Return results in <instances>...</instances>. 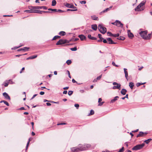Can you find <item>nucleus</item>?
<instances>
[{"label": "nucleus", "instance_id": "f257e3e1", "mask_svg": "<svg viewBox=\"0 0 152 152\" xmlns=\"http://www.w3.org/2000/svg\"><path fill=\"white\" fill-rule=\"evenodd\" d=\"M80 151L86 150L91 147V145L89 144H86L84 145L79 144L78 145Z\"/></svg>", "mask_w": 152, "mask_h": 152}, {"label": "nucleus", "instance_id": "f03ea898", "mask_svg": "<svg viewBox=\"0 0 152 152\" xmlns=\"http://www.w3.org/2000/svg\"><path fill=\"white\" fill-rule=\"evenodd\" d=\"M145 3V1H143L141 2V3L137 6L135 8V10L136 11H140L143 10V9L142 8H140L143 6Z\"/></svg>", "mask_w": 152, "mask_h": 152}, {"label": "nucleus", "instance_id": "7ed1b4c3", "mask_svg": "<svg viewBox=\"0 0 152 152\" xmlns=\"http://www.w3.org/2000/svg\"><path fill=\"white\" fill-rule=\"evenodd\" d=\"M98 29L100 32L102 34H104L107 31L106 28L101 24L98 26Z\"/></svg>", "mask_w": 152, "mask_h": 152}, {"label": "nucleus", "instance_id": "20e7f679", "mask_svg": "<svg viewBox=\"0 0 152 152\" xmlns=\"http://www.w3.org/2000/svg\"><path fill=\"white\" fill-rule=\"evenodd\" d=\"M145 144L143 143L141 144L137 145L132 148L133 150H137L141 149L144 146Z\"/></svg>", "mask_w": 152, "mask_h": 152}, {"label": "nucleus", "instance_id": "39448f33", "mask_svg": "<svg viewBox=\"0 0 152 152\" xmlns=\"http://www.w3.org/2000/svg\"><path fill=\"white\" fill-rule=\"evenodd\" d=\"M43 8L44 10H47V8L45 6H30L29 7V9L33 10L34 9H41Z\"/></svg>", "mask_w": 152, "mask_h": 152}, {"label": "nucleus", "instance_id": "423d86ee", "mask_svg": "<svg viewBox=\"0 0 152 152\" xmlns=\"http://www.w3.org/2000/svg\"><path fill=\"white\" fill-rule=\"evenodd\" d=\"M113 84L114 86L113 87V89H118L120 90L121 89V85L120 83H118L115 82H113Z\"/></svg>", "mask_w": 152, "mask_h": 152}, {"label": "nucleus", "instance_id": "0eeeda50", "mask_svg": "<svg viewBox=\"0 0 152 152\" xmlns=\"http://www.w3.org/2000/svg\"><path fill=\"white\" fill-rule=\"evenodd\" d=\"M112 24L115 25H116L118 27L122 28L123 26V24L121 22L118 20H116L115 22L112 23Z\"/></svg>", "mask_w": 152, "mask_h": 152}, {"label": "nucleus", "instance_id": "6e6552de", "mask_svg": "<svg viewBox=\"0 0 152 152\" xmlns=\"http://www.w3.org/2000/svg\"><path fill=\"white\" fill-rule=\"evenodd\" d=\"M148 31L147 30L145 31H141L140 32L139 34L142 38L145 39V36L147 35Z\"/></svg>", "mask_w": 152, "mask_h": 152}, {"label": "nucleus", "instance_id": "1a4fd4ad", "mask_svg": "<svg viewBox=\"0 0 152 152\" xmlns=\"http://www.w3.org/2000/svg\"><path fill=\"white\" fill-rule=\"evenodd\" d=\"M66 42V40L65 39H61L59 40L56 43V45H61Z\"/></svg>", "mask_w": 152, "mask_h": 152}, {"label": "nucleus", "instance_id": "9d476101", "mask_svg": "<svg viewBox=\"0 0 152 152\" xmlns=\"http://www.w3.org/2000/svg\"><path fill=\"white\" fill-rule=\"evenodd\" d=\"M71 150L72 152H80L78 146L71 148Z\"/></svg>", "mask_w": 152, "mask_h": 152}, {"label": "nucleus", "instance_id": "9b49d317", "mask_svg": "<svg viewBox=\"0 0 152 152\" xmlns=\"http://www.w3.org/2000/svg\"><path fill=\"white\" fill-rule=\"evenodd\" d=\"M3 95L6 99H8L10 100V96L7 93L4 92L3 93Z\"/></svg>", "mask_w": 152, "mask_h": 152}, {"label": "nucleus", "instance_id": "f8f14e48", "mask_svg": "<svg viewBox=\"0 0 152 152\" xmlns=\"http://www.w3.org/2000/svg\"><path fill=\"white\" fill-rule=\"evenodd\" d=\"M65 6L66 7L68 8L73 9L76 8V7H75L73 5L68 3H66Z\"/></svg>", "mask_w": 152, "mask_h": 152}, {"label": "nucleus", "instance_id": "ddd939ff", "mask_svg": "<svg viewBox=\"0 0 152 152\" xmlns=\"http://www.w3.org/2000/svg\"><path fill=\"white\" fill-rule=\"evenodd\" d=\"M107 40L108 41V43L109 44H115L116 43L114 42L110 38H107Z\"/></svg>", "mask_w": 152, "mask_h": 152}, {"label": "nucleus", "instance_id": "4468645a", "mask_svg": "<svg viewBox=\"0 0 152 152\" xmlns=\"http://www.w3.org/2000/svg\"><path fill=\"white\" fill-rule=\"evenodd\" d=\"M128 34L129 37L130 38L132 39V38L134 37L133 34L131 32L130 30H128Z\"/></svg>", "mask_w": 152, "mask_h": 152}, {"label": "nucleus", "instance_id": "2eb2a0df", "mask_svg": "<svg viewBox=\"0 0 152 152\" xmlns=\"http://www.w3.org/2000/svg\"><path fill=\"white\" fill-rule=\"evenodd\" d=\"M124 70L125 75V77L126 78V79L128 80V73L127 71V69L126 68H124Z\"/></svg>", "mask_w": 152, "mask_h": 152}, {"label": "nucleus", "instance_id": "dca6fc26", "mask_svg": "<svg viewBox=\"0 0 152 152\" xmlns=\"http://www.w3.org/2000/svg\"><path fill=\"white\" fill-rule=\"evenodd\" d=\"M151 34H148V35H146L145 37V40H148L151 39Z\"/></svg>", "mask_w": 152, "mask_h": 152}, {"label": "nucleus", "instance_id": "f3484780", "mask_svg": "<svg viewBox=\"0 0 152 152\" xmlns=\"http://www.w3.org/2000/svg\"><path fill=\"white\" fill-rule=\"evenodd\" d=\"M91 28L94 30L96 31L97 29V26L96 24L92 25H91Z\"/></svg>", "mask_w": 152, "mask_h": 152}, {"label": "nucleus", "instance_id": "a211bd4d", "mask_svg": "<svg viewBox=\"0 0 152 152\" xmlns=\"http://www.w3.org/2000/svg\"><path fill=\"white\" fill-rule=\"evenodd\" d=\"M78 37L80 38L81 40H83L86 39V37L83 35H79Z\"/></svg>", "mask_w": 152, "mask_h": 152}, {"label": "nucleus", "instance_id": "6ab92c4d", "mask_svg": "<svg viewBox=\"0 0 152 152\" xmlns=\"http://www.w3.org/2000/svg\"><path fill=\"white\" fill-rule=\"evenodd\" d=\"M126 92L127 91L126 89H122L121 91V93L122 94L125 95L126 94Z\"/></svg>", "mask_w": 152, "mask_h": 152}, {"label": "nucleus", "instance_id": "aec40b11", "mask_svg": "<svg viewBox=\"0 0 152 152\" xmlns=\"http://www.w3.org/2000/svg\"><path fill=\"white\" fill-rule=\"evenodd\" d=\"M144 133L143 132H140L139 134L137 135V137H139L143 136H144Z\"/></svg>", "mask_w": 152, "mask_h": 152}, {"label": "nucleus", "instance_id": "412c9836", "mask_svg": "<svg viewBox=\"0 0 152 152\" xmlns=\"http://www.w3.org/2000/svg\"><path fill=\"white\" fill-rule=\"evenodd\" d=\"M118 98H119V97L118 96H116L113 99L111 100L110 103H113L114 102L117 100Z\"/></svg>", "mask_w": 152, "mask_h": 152}, {"label": "nucleus", "instance_id": "4be33fe9", "mask_svg": "<svg viewBox=\"0 0 152 152\" xmlns=\"http://www.w3.org/2000/svg\"><path fill=\"white\" fill-rule=\"evenodd\" d=\"M113 7V6H110L109 8H108L105 9V10H103L102 12H105L108 11H109L110 10V9Z\"/></svg>", "mask_w": 152, "mask_h": 152}, {"label": "nucleus", "instance_id": "5701e85b", "mask_svg": "<svg viewBox=\"0 0 152 152\" xmlns=\"http://www.w3.org/2000/svg\"><path fill=\"white\" fill-rule=\"evenodd\" d=\"M37 57V56L36 55H33L29 57L26 58V59L28 60L29 59H33L36 58Z\"/></svg>", "mask_w": 152, "mask_h": 152}, {"label": "nucleus", "instance_id": "b1692460", "mask_svg": "<svg viewBox=\"0 0 152 152\" xmlns=\"http://www.w3.org/2000/svg\"><path fill=\"white\" fill-rule=\"evenodd\" d=\"M88 37L89 39L92 40H96V37H91V35L90 34H88Z\"/></svg>", "mask_w": 152, "mask_h": 152}, {"label": "nucleus", "instance_id": "393cba45", "mask_svg": "<svg viewBox=\"0 0 152 152\" xmlns=\"http://www.w3.org/2000/svg\"><path fill=\"white\" fill-rule=\"evenodd\" d=\"M92 19L94 20H99L98 18L97 17L96 15H93L91 16Z\"/></svg>", "mask_w": 152, "mask_h": 152}, {"label": "nucleus", "instance_id": "a878e982", "mask_svg": "<svg viewBox=\"0 0 152 152\" xmlns=\"http://www.w3.org/2000/svg\"><path fill=\"white\" fill-rule=\"evenodd\" d=\"M59 34L62 36H64L66 34V32L64 31H61L59 32Z\"/></svg>", "mask_w": 152, "mask_h": 152}, {"label": "nucleus", "instance_id": "bb28decb", "mask_svg": "<svg viewBox=\"0 0 152 152\" xmlns=\"http://www.w3.org/2000/svg\"><path fill=\"white\" fill-rule=\"evenodd\" d=\"M9 84V82L8 80H7L4 82V86L5 87H7L8 86V84Z\"/></svg>", "mask_w": 152, "mask_h": 152}, {"label": "nucleus", "instance_id": "cd10ccee", "mask_svg": "<svg viewBox=\"0 0 152 152\" xmlns=\"http://www.w3.org/2000/svg\"><path fill=\"white\" fill-rule=\"evenodd\" d=\"M129 86L131 89H133V86H134V83L132 82H130L129 83Z\"/></svg>", "mask_w": 152, "mask_h": 152}, {"label": "nucleus", "instance_id": "c85d7f7f", "mask_svg": "<svg viewBox=\"0 0 152 152\" xmlns=\"http://www.w3.org/2000/svg\"><path fill=\"white\" fill-rule=\"evenodd\" d=\"M34 13H38L40 14L42 13V11H40L39 10H36V11L34 12Z\"/></svg>", "mask_w": 152, "mask_h": 152}, {"label": "nucleus", "instance_id": "c756f323", "mask_svg": "<svg viewBox=\"0 0 152 152\" xmlns=\"http://www.w3.org/2000/svg\"><path fill=\"white\" fill-rule=\"evenodd\" d=\"M152 140V139L151 138L147 140H145L144 141V142H145L147 144H148Z\"/></svg>", "mask_w": 152, "mask_h": 152}, {"label": "nucleus", "instance_id": "7c9ffc66", "mask_svg": "<svg viewBox=\"0 0 152 152\" xmlns=\"http://www.w3.org/2000/svg\"><path fill=\"white\" fill-rule=\"evenodd\" d=\"M56 4V2L55 0H53L52 1V6H55Z\"/></svg>", "mask_w": 152, "mask_h": 152}, {"label": "nucleus", "instance_id": "2f4dec72", "mask_svg": "<svg viewBox=\"0 0 152 152\" xmlns=\"http://www.w3.org/2000/svg\"><path fill=\"white\" fill-rule=\"evenodd\" d=\"M146 83H138L136 84V86L137 87H138L140 86L141 85H143L145 84Z\"/></svg>", "mask_w": 152, "mask_h": 152}, {"label": "nucleus", "instance_id": "473e14b6", "mask_svg": "<svg viewBox=\"0 0 152 152\" xmlns=\"http://www.w3.org/2000/svg\"><path fill=\"white\" fill-rule=\"evenodd\" d=\"M94 111L93 110H91L90 113L88 115H92L94 114Z\"/></svg>", "mask_w": 152, "mask_h": 152}, {"label": "nucleus", "instance_id": "72a5a7b5", "mask_svg": "<svg viewBox=\"0 0 152 152\" xmlns=\"http://www.w3.org/2000/svg\"><path fill=\"white\" fill-rule=\"evenodd\" d=\"M48 10L49 11H54L55 12H57V10L56 9H52L51 8H49L48 9Z\"/></svg>", "mask_w": 152, "mask_h": 152}, {"label": "nucleus", "instance_id": "f704fd0d", "mask_svg": "<svg viewBox=\"0 0 152 152\" xmlns=\"http://www.w3.org/2000/svg\"><path fill=\"white\" fill-rule=\"evenodd\" d=\"M29 48L26 47H25L23 48V50L24 51H28V49H29Z\"/></svg>", "mask_w": 152, "mask_h": 152}, {"label": "nucleus", "instance_id": "c9c22d12", "mask_svg": "<svg viewBox=\"0 0 152 152\" xmlns=\"http://www.w3.org/2000/svg\"><path fill=\"white\" fill-rule=\"evenodd\" d=\"M71 63L72 61L70 60H67L66 61V64L68 65L70 64Z\"/></svg>", "mask_w": 152, "mask_h": 152}, {"label": "nucleus", "instance_id": "e433bc0d", "mask_svg": "<svg viewBox=\"0 0 152 152\" xmlns=\"http://www.w3.org/2000/svg\"><path fill=\"white\" fill-rule=\"evenodd\" d=\"M60 38V37L58 36H55L53 39L52 40H55L57 39Z\"/></svg>", "mask_w": 152, "mask_h": 152}, {"label": "nucleus", "instance_id": "4c0bfd02", "mask_svg": "<svg viewBox=\"0 0 152 152\" xmlns=\"http://www.w3.org/2000/svg\"><path fill=\"white\" fill-rule=\"evenodd\" d=\"M118 39L119 40H124L125 39V38L124 37H119L118 38Z\"/></svg>", "mask_w": 152, "mask_h": 152}, {"label": "nucleus", "instance_id": "58836bf2", "mask_svg": "<svg viewBox=\"0 0 152 152\" xmlns=\"http://www.w3.org/2000/svg\"><path fill=\"white\" fill-rule=\"evenodd\" d=\"M22 45H21L20 46H19L18 47H15L13 48H11V49L12 50H15V49H16L18 48H19V47H20Z\"/></svg>", "mask_w": 152, "mask_h": 152}, {"label": "nucleus", "instance_id": "ea45409f", "mask_svg": "<svg viewBox=\"0 0 152 152\" xmlns=\"http://www.w3.org/2000/svg\"><path fill=\"white\" fill-rule=\"evenodd\" d=\"M75 9H68L67 10V11H75L77 10V9L76 8H75Z\"/></svg>", "mask_w": 152, "mask_h": 152}, {"label": "nucleus", "instance_id": "a19ab883", "mask_svg": "<svg viewBox=\"0 0 152 152\" xmlns=\"http://www.w3.org/2000/svg\"><path fill=\"white\" fill-rule=\"evenodd\" d=\"M29 142H30V139H29V140L27 143V145H26V150H27L28 149Z\"/></svg>", "mask_w": 152, "mask_h": 152}, {"label": "nucleus", "instance_id": "79ce46f5", "mask_svg": "<svg viewBox=\"0 0 152 152\" xmlns=\"http://www.w3.org/2000/svg\"><path fill=\"white\" fill-rule=\"evenodd\" d=\"M29 142H30V139H29V140L27 143V145H26V150H27L28 149Z\"/></svg>", "mask_w": 152, "mask_h": 152}, {"label": "nucleus", "instance_id": "37998d69", "mask_svg": "<svg viewBox=\"0 0 152 152\" xmlns=\"http://www.w3.org/2000/svg\"><path fill=\"white\" fill-rule=\"evenodd\" d=\"M70 50L73 51H75L77 50V49L76 47H74L73 48H71Z\"/></svg>", "mask_w": 152, "mask_h": 152}, {"label": "nucleus", "instance_id": "c03bdc74", "mask_svg": "<svg viewBox=\"0 0 152 152\" xmlns=\"http://www.w3.org/2000/svg\"><path fill=\"white\" fill-rule=\"evenodd\" d=\"M107 33L109 36L113 37V34H112L111 32H108Z\"/></svg>", "mask_w": 152, "mask_h": 152}, {"label": "nucleus", "instance_id": "a18cd8bd", "mask_svg": "<svg viewBox=\"0 0 152 152\" xmlns=\"http://www.w3.org/2000/svg\"><path fill=\"white\" fill-rule=\"evenodd\" d=\"M8 81L9 82V83L10 84H12L15 83V82H13L11 80H8Z\"/></svg>", "mask_w": 152, "mask_h": 152}, {"label": "nucleus", "instance_id": "49530a36", "mask_svg": "<svg viewBox=\"0 0 152 152\" xmlns=\"http://www.w3.org/2000/svg\"><path fill=\"white\" fill-rule=\"evenodd\" d=\"M124 147H122L120 149L118 152H123L124 151Z\"/></svg>", "mask_w": 152, "mask_h": 152}, {"label": "nucleus", "instance_id": "de8ad7c7", "mask_svg": "<svg viewBox=\"0 0 152 152\" xmlns=\"http://www.w3.org/2000/svg\"><path fill=\"white\" fill-rule=\"evenodd\" d=\"M73 91H69L68 92V94L69 96H71V95L72 93H73Z\"/></svg>", "mask_w": 152, "mask_h": 152}, {"label": "nucleus", "instance_id": "09e8293b", "mask_svg": "<svg viewBox=\"0 0 152 152\" xmlns=\"http://www.w3.org/2000/svg\"><path fill=\"white\" fill-rule=\"evenodd\" d=\"M32 10H24V12H29V13H32V12H33V11H31Z\"/></svg>", "mask_w": 152, "mask_h": 152}, {"label": "nucleus", "instance_id": "8fccbe9b", "mask_svg": "<svg viewBox=\"0 0 152 152\" xmlns=\"http://www.w3.org/2000/svg\"><path fill=\"white\" fill-rule=\"evenodd\" d=\"M119 35V34L118 33H117V34H113V37H118Z\"/></svg>", "mask_w": 152, "mask_h": 152}, {"label": "nucleus", "instance_id": "3c124183", "mask_svg": "<svg viewBox=\"0 0 152 152\" xmlns=\"http://www.w3.org/2000/svg\"><path fill=\"white\" fill-rule=\"evenodd\" d=\"M80 3L81 4H85L86 3V1H80Z\"/></svg>", "mask_w": 152, "mask_h": 152}, {"label": "nucleus", "instance_id": "603ef678", "mask_svg": "<svg viewBox=\"0 0 152 152\" xmlns=\"http://www.w3.org/2000/svg\"><path fill=\"white\" fill-rule=\"evenodd\" d=\"M102 75H101L100 76H99L98 77H97L96 78V79L97 80H99L101 79V78L102 77Z\"/></svg>", "mask_w": 152, "mask_h": 152}, {"label": "nucleus", "instance_id": "864d4df0", "mask_svg": "<svg viewBox=\"0 0 152 152\" xmlns=\"http://www.w3.org/2000/svg\"><path fill=\"white\" fill-rule=\"evenodd\" d=\"M98 36L99 38L101 39H104L102 37L101 34H98Z\"/></svg>", "mask_w": 152, "mask_h": 152}, {"label": "nucleus", "instance_id": "5fc2aeb1", "mask_svg": "<svg viewBox=\"0 0 152 152\" xmlns=\"http://www.w3.org/2000/svg\"><path fill=\"white\" fill-rule=\"evenodd\" d=\"M75 106L77 108V109H78L79 105L78 104H75Z\"/></svg>", "mask_w": 152, "mask_h": 152}, {"label": "nucleus", "instance_id": "6e6d98bb", "mask_svg": "<svg viewBox=\"0 0 152 152\" xmlns=\"http://www.w3.org/2000/svg\"><path fill=\"white\" fill-rule=\"evenodd\" d=\"M104 103V102H100L98 104V106H101L103 105V104Z\"/></svg>", "mask_w": 152, "mask_h": 152}, {"label": "nucleus", "instance_id": "4d7b16f0", "mask_svg": "<svg viewBox=\"0 0 152 152\" xmlns=\"http://www.w3.org/2000/svg\"><path fill=\"white\" fill-rule=\"evenodd\" d=\"M4 103L6 105H7V106H9V103L6 101H5Z\"/></svg>", "mask_w": 152, "mask_h": 152}, {"label": "nucleus", "instance_id": "13d9d810", "mask_svg": "<svg viewBox=\"0 0 152 152\" xmlns=\"http://www.w3.org/2000/svg\"><path fill=\"white\" fill-rule=\"evenodd\" d=\"M67 72H68V75L69 77V78H71V76H70V72H69V71H68V70H67Z\"/></svg>", "mask_w": 152, "mask_h": 152}, {"label": "nucleus", "instance_id": "bf43d9fd", "mask_svg": "<svg viewBox=\"0 0 152 152\" xmlns=\"http://www.w3.org/2000/svg\"><path fill=\"white\" fill-rule=\"evenodd\" d=\"M66 124V123H61L58 124L57 125H65V124Z\"/></svg>", "mask_w": 152, "mask_h": 152}, {"label": "nucleus", "instance_id": "052dcab7", "mask_svg": "<svg viewBox=\"0 0 152 152\" xmlns=\"http://www.w3.org/2000/svg\"><path fill=\"white\" fill-rule=\"evenodd\" d=\"M50 12L48 11H42V13H49Z\"/></svg>", "mask_w": 152, "mask_h": 152}, {"label": "nucleus", "instance_id": "680f3d73", "mask_svg": "<svg viewBox=\"0 0 152 152\" xmlns=\"http://www.w3.org/2000/svg\"><path fill=\"white\" fill-rule=\"evenodd\" d=\"M80 92L81 93H83L85 92V91H84V90L82 89V90H80Z\"/></svg>", "mask_w": 152, "mask_h": 152}, {"label": "nucleus", "instance_id": "e2e57ef3", "mask_svg": "<svg viewBox=\"0 0 152 152\" xmlns=\"http://www.w3.org/2000/svg\"><path fill=\"white\" fill-rule=\"evenodd\" d=\"M37 94H34L33 96L31 98V99H33L36 96H37Z\"/></svg>", "mask_w": 152, "mask_h": 152}, {"label": "nucleus", "instance_id": "0e129e2a", "mask_svg": "<svg viewBox=\"0 0 152 152\" xmlns=\"http://www.w3.org/2000/svg\"><path fill=\"white\" fill-rule=\"evenodd\" d=\"M45 92L43 91H41L40 92L39 94L41 95H43L44 94Z\"/></svg>", "mask_w": 152, "mask_h": 152}, {"label": "nucleus", "instance_id": "69168bd1", "mask_svg": "<svg viewBox=\"0 0 152 152\" xmlns=\"http://www.w3.org/2000/svg\"><path fill=\"white\" fill-rule=\"evenodd\" d=\"M107 39H104L103 41L104 43H107Z\"/></svg>", "mask_w": 152, "mask_h": 152}, {"label": "nucleus", "instance_id": "338daca9", "mask_svg": "<svg viewBox=\"0 0 152 152\" xmlns=\"http://www.w3.org/2000/svg\"><path fill=\"white\" fill-rule=\"evenodd\" d=\"M102 101V99L101 98H99V99L98 100V103H99L100 102Z\"/></svg>", "mask_w": 152, "mask_h": 152}, {"label": "nucleus", "instance_id": "774afa93", "mask_svg": "<svg viewBox=\"0 0 152 152\" xmlns=\"http://www.w3.org/2000/svg\"><path fill=\"white\" fill-rule=\"evenodd\" d=\"M67 93V91L66 90H65L63 92V94H66Z\"/></svg>", "mask_w": 152, "mask_h": 152}]
</instances>
